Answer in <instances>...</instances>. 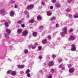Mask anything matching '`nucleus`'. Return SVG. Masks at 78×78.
Listing matches in <instances>:
<instances>
[{"mask_svg":"<svg viewBox=\"0 0 78 78\" xmlns=\"http://www.w3.org/2000/svg\"><path fill=\"white\" fill-rule=\"evenodd\" d=\"M17 67L19 68V69H23V68H24V66L21 65H17Z\"/></svg>","mask_w":78,"mask_h":78,"instance_id":"423d86ee","label":"nucleus"},{"mask_svg":"<svg viewBox=\"0 0 78 78\" xmlns=\"http://www.w3.org/2000/svg\"><path fill=\"white\" fill-rule=\"evenodd\" d=\"M29 7H30V8H34V5H29Z\"/></svg>","mask_w":78,"mask_h":78,"instance_id":"6ab92c4d","label":"nucleus"},{"mask_svg":"<svg viewBox=\"0 0 78 78\" xmlns=\"http://www.w3.org/2000/svg\"><path fill=\"white\" fill-rule=\"evenodd\" d=\"M51 72L52 73H53L55 72V70L53 69H51Z\"/></svg>","mask_w":78,"mask_h":78,"instance_id":"a878e982","label":"nucleus"},{"mask_svg":"<svg viewBox=\"0 0 78 78\" xmlns=\"http://www.w3.org/2000/svg\"><path fill=\"white\" fill-rule=\"evenodd\" d=\"M58 61H59V62H61L62 61V60L61 59H58Z\"/></svg>","mask_w":78,"mask_h":78,"instance_id":"58836bf2","label":"nucleus"},{"mask_svg":"<svg viewBox=\"0 0 78 78\" xmlns=\"http://www.w3.org/2000/svg\"><path fill=\"white\" fill-rule=\"evenodd\" d=\"M61 69H62V70H64V69H65V67H62L61 68Z\"/></svg>","mask_w":78,"mask_h":78,"instance_id":"ea45409f","label":"nucleus"},{"mask_svg":"<svg viewBox=\"0 0 78 78\" xmlns=\"http://www.w3.org/2000/svg\"><path fill=\"white\" fill-rule=\"evenodd\" d=\"M69 17H71V18H72V15H69Z\"/></svg>","mask_w":78,"mask_h":78,"instance_id":"4c0bfd02","label":"nucleus"},{"mask_svg":"<svg viewBox=\"0 0 78 78\" xmlns=\"http://www.w3.org/2000/svg\"><path fill=\"white\" fill-rule=\"evenodd\" d=\"M52 57L53 58H55V57H56V55H52Z\"/></svg>","mask_w":78,"mask_h":78,"instance_id":"c03bdc74","label":"nucleus"},{"mask_svg":"<svg viewBox=\"0 0 78 78\" xmlns=\"http://www.w3.org/2000/svg\"><path fill=\"white\" fill-rule=\"evenodd\" d=\"M30 72V70L29 69H27L26 71V73L27 74H28V73H29Z\"/></svg>","mask_w":78,"mask_h":78,"instance_id":"aec40b11","label":"nucleus"},{"mask_svg":"<svg viewBox=\"0 0 78 78\" xmlns=\"http://www.w3.org/2000/svg\"><path fill=\"white\" fill-rule=\"evenodd\" d=\"M38 50H41V47L40 46H39L38 47Z\"/></svg>","mask_w":78,"mask_h":78,"instance_id":"72a5a7b5","label":"nucleus"},{"mask_svg":"<svg viewBox=\"0 0 78 78\" xmlns=\"http://www.w3.org/2000/svg\"><path fill=\"white\" fill-rule=\"evenodd\" d=\"M55 19V18L53 17L51 18V20H53Z\"/></svg>","mask_w":78,"mask_h":78,"instance_id":"473e14b6","label":"nucleus"},{"mask_svg":"<svg viewBox=\"0 0 78 78\" xmlns=\"http://www.w3.org/2000/svg\"><path fill=\"white\" fill-rule=\"evenodd\" d=\"M18 23H19V24H21L22 23V22L20 21H18L17 22Z\"/></svg>","mask_w":78,"mask_h":78,"instance_id":"393cba45","label":"nucleus"},{"mask_svg":"<svg viewBox=\"0 0 78 78\" xmlns=\"http://www.w3.org/2000/svg\"><path fill=\"white\" fill-rule=\"evenodd\" d=\"M11 3H15V1H11L10 2Z\"/></svg>","mask_w":78,"mask_h":78,"instance_id":"2f4dec72","label":"nucleus"},{"mask_svg":"<svg viewBox=\"0 0 78 78\" xmlns=\"http://www.w3.org/2000/svg\"><path fill=\"white\" fill-rule=\"evenodd\" d=\"M56 27H58V24H56Z\"/></svg>","mask_w":78,"mask_h":78,"instance_id":"8fccbe9b","label":"nucleus"},{"mask_svg":"<svg viewBox=\"0 0 78 78\" xmlns=\"http://www.w3.org/2000/svg\"><path fill=\"white\" fill-rule=\"evenodd\" d=\"M23 73H24V72L23 71H21L20 72V74H23Z\"/></svg>","mask_w":78,"mask_h":78,"instance_id":"f704fd0d","label":"nucleus"},{"mask_svg":"<svg viewBox=\"0 0 78 78\" xmlns=\"http://www.w3.org/2000/svg\"><path fill=\"white\" fill-rule=\"evenodd\" d=\"M42 5H44V3H42Z\"/></svg>","mask_w":78,"mask_h":78,"instance_id":"603ef678","label":"nucleus"},{"mask_svg":"<svg viewBox=\"0 0 78 78\" xmlns=\"http://www.w3.org/2000/svg\"><path fill=\"white\" fill-rule=\"evenodd\" d=\"M59 68H61V67H62V65L61 64L59 66Z\"/></svg>","mask_w":78,"mask_h":78,"instance_id":"de8ad7c7","label":"nucleus"},{"mask_svg":"<svg viewBox=\"0 0 78 78\" xmlns=\"http://www.w3.org/2000/svg\"><path fill=\"white\" fill-rule=\"evenodd\" d=\"M5 27H8L9 25H8V22L5 23Z\"/></svg>","mask_w":78,"mask_h":78,"instance_id":"a211bd4d","label":"nucleus"},{"mask_svg":"<svg viewBox=\"0 0 78 78\" xmlns=\"http://www.w3.org/2000/svg\"><path fill=\"white\" fill-rule=\"evenodd\" d=\"M63 32H62V34H61V36H62V35H64L65 34L67 33V28L66 27H64L63 29Z\"/></svg>","mask_w":78,"mask_h":78,"instance_id":"f03ea898","label":"nucleus"},{"mask_svg":"<svg viewBox=\"0 0 78 78\" xmlns=\"http://www.w3.org/2000/svg\"><path fill=\"white\" fill-rule=\"evenodd\" d=\"M47 15L48 16H51V12H48L47 13Z\"/></svg>","mask_w":78,"mask_h":78,"instance_id":"412c9836","label":"nucleus"},{"mask_svg":"<svg viewBox=\"0 0 78 78\" xmlns=\"http://www.w3.org/2000/svg\"><path fill=\"white\" fill-rule=\"evenodd\" d=\"M37 19L41 20V19H42V17L40 15H38L37 17Z\"/></svg>","mask_w":78,"mask_h":78,"instance_id":"4468645a","label":"nucleus"},{"mask_svg":"<svg viewBox=\"0 0 78 78\" xmlns=\"http://www.w3.org/2000/svg\"><path fill=\"white\" fill-rule=\"evenodd\" d=\"M22 32V29H19L17 30V33L18 34Z\"/></svg>","mask_w":78,"mask_h":78,"instance_id":"2eb2a0df","label":"nucleus"},{"mask_svg":"<svg viewBox=\"0 0 78 78\" xmlns=\"http://www.w3.org/2000/svg\"><path fill=\"white\" fill-rule=\"evenodd\" d=\"M73 31V30L72 29H70V30H69V33H71L72 31Z\"/></svg>","mask_w":78,"mask_h":78,"instance_id":"bb28decb","label":"nucleus"},{"mask_svg":"<svg viewBox=\"0 0 78 78\" xmlns=\"http://www.w3.org/2000/svg\"><path fill=\"white\" fill-rule=\"evenodd\" d=\"M14 14H15V13H14V12L11 11L10 13V16H11V17H12V16L14 15Z\"/></svg>","mask_w":78,"mask_h":78,"instance_id":"1a4fd4ad","label":"nucleus"},{"mask_svg":"<svg viewBox=\"0 0 78 78\" xmlns=\"http://www.w3.org/2000/svg\"><path fill=\"white\" fill-rule=\"evenodd\" d=\"M50 8V9H53V6H51Z\"/></svg>","mask_w":78,"mask_h":78,"instance_id":"49530a36","label":"nucleus"},{"mask_svg":"<svg viewBox=\"0 0 78 78\" xmlns=\"http://www.w3.org/2000/svg\"><path fill=\"white\" fill-rule=\"evenodd\" d=\"M72 47L73 48H71V50H72L73 51H74L75 50H76V47H75V45H74V44H72Z\"/></svg>","mask_w":78,"mask_h":78,"instance_id":"20e7f679","label":"nucleus"},{"mask_svg":"<svg viewBox=\"0 0 78 78\" xmlns=\"http://www.w3.org/2000/svg\"><path fill=\"white\" fill-rule=\"evenodd\" d=\"M21 27H22V28H24L25 27V24H22L21 25Z\"/></svg>","mask_w":78,"mask_h":78,"instance_id":"cd10ccee","label":"nucleus"},{"mask_svg":"<svg viewBox=\"0 0 78 78\" xmlns=\"http://www.w3.org/2000/svg\"><path fill=\"white\" fill-rule=\"evenodd\" d=\"M0 13H1V14H3L5 13V10H4V9H2L1 10L0 12Z\"/></svg>","mask_w":78,"mask_h":78,"instance_id":"f8f14e48","label":"nucleus"},{"mask_svg":"<svg viewBox=\"0 0 78 78\" xmlns=\"http://www.w3.org/2000/svg\"><path fill=\"white\" fill-rule=\"evenodd\" d=\"M69 40H71V41H74V40H75V37H73V36L71 35L70 37Z\"/></svg>","mask_w":78,"mask_h":78,"instance_id":"6e6552de","label":"nucleus"},{"mask_svg":"<svg viewBox=\"0 0 78 78\" xmlns=\"http://www.w3.org/2000/svg\"><path fill=\"white\" fill-rule=\"evenodd\" d=\"M39 59H42V57H41V56H39Z\"/></svg>","mask_w":78,"mask_h":78,"instance_id":"3c124183","label":"nucleus"},{"mask_svg":"<svg viewBox=\"0 0 78 78\" xmlns=\"http://www.w3.org/2000/svg\"><path fill=\"white\" fill-rule=\"evenodd\" d=\"M30 9V7L29 6V5L27 7V9Z\"/></svg>","mask_w":78,"mask_h":78,"instance_id":"c9c22d12","label":"nucleus"},{"mask_svg":"<svg viewBox=\"0 0 78 78\" xmlns=\"http://www.w3.org/2000/svg\"><path fill=\"white\" fill-rule=\"evenodd\" d=\"M12 72V71L11 70H9L7 71L8 74H10V73H11Z\"/></svg>","mask_w":78,"mask_h":78,"instance_id":"dca6fc26","label":"nucleus"},{"mask_svg":"<svg viewBox=\"0 0 78 78\" xmlns=\"http://www.w3.org/2000/svg\"><path fill=\"white\" fill-rule=\"evenodd\" d=\"M51 1L52 3H56V0H52Z\"/></svg>","mask_w":78,"mask_h":78,"instance_id":"c756f323","label":"nucleus"},{"mask_svg":"<svg viewBox=\"0 0 78 78\" xmlns=\"http://www.w3.org/2000/svg\"><path fill=\"white\" fill-rule=\"evenodd\" d=\"M53 66H54V62L53 61H51L49 62L48 64V66L49 67H51Z\"/></svg>","mask_w":78,"mask_h":78,"instance_id":"39448f33","label":"nucleus"},{"mask_svg":"<svg viewBox=\"0 0 78 78\" xmlns=\"http://www.w3.org/2000/svg\"><path fill=\"white\" fill-rule=\"evenodd\" d=\"M46 42V41H42V44H45V43Z\"/></svg>","mask_w":78,"mask_h":78,"instance_id":"c85d7f7f","label":"nucleus"},{"mask_svg":"<svg viewBox=\"0 0 78 78\" xmlns=\"http://www.w3.org/2000/svg\"><path fill=\"white\" fill-rule=\"evenodd\" d=\"M5 31L7 33L5 35V37L7 39H9V34L11 33V30L9 29H6Z\"/></svg>","mask_w":78,"mask_h":78,"instance_id":"f257e3e1","label":"nucleus"},{"mask_svg":"<svg viewBox=\"0 0 78 78\" xmlns=\"http://www.w3.org/2000/svg\"><path fill=\"white\" fill-rule=\"evenodd\" d=\"M37 33L36 32H34L33 33V35L34 36V37H36V36H37Z\"/></svg>","mask_w":78,"mask_h":78,"instance_id":"ddd939ff","label":"nucleus"},{"mask_svg":"<svg viewBox=\"0 0 78 78\" xmlns=\"http://www.w3.org/2000/svg\"><path fill=\"white\" fill-rule=\"evenodd\" d=\"M37 43H35L34 45L35 46L34 47H32V49H34V48H36V46H37Z\"/></svg>","mask_w":78,"mask_h":78,"instance_id":"9d476101","label":"nucleus"},{"mask_svg":"<svg viewBox=\"0 0 78 78\" xmlns=\"http://www.w3.org/2000/svg\"><path fill=\"white\" fill-rule=\"evenodd\" d=\"M28 33V31L27 30H26L23 32L22 35L23 36H25L27 35Z\"/></svg>","mask_w":78,"mask_h":78,"instance_id":"7ed1b4c3","label":"nucleus"},{"mask_svg":"<svg viewBox=\"0 0 78 78\" xmlns=\"http://www.w3.org/2000/svg\"><path fill=\"white\" fill-rule=\"evenodd\" d=\"M27 76L28 77H30V74L28 73L27 74Z\"/></svg>","mask_w":78,"mask_h":78,"instance_id":"7c9ffc66","label":"nucleus"},{"mask_svg":"<svg viewBox=\"0 0 78 78\" xmlns=\"http://www.w3.org/2000/svg\"><path fill=\"white\" fill-rule=\"evenodd\" d=\"M48 39H50V38H51V36H48Z\"/></svg>","mask_w":78,"mask_h":78,"instance_id":"37998d69","label":"nucleus"},{"mask_svg":"<svg viewBox=\"0 0 78 78\" xmlns=\"http://www.w3.org/2000/svg\"><path fill=\"white\" fill-rule=\"evenodd\" d=\"M29 23H33L34 22V20L32 19L29 21Z\"/></svg>","mask_w":78,"mask_h":78,"instance_id":"f3484780","label":"nucleus"},{"mask_svg":"<svg viewBox=\"0 0 78 78\" xmlns=\"http://www.w3.org/2000/svg\"><path fill=\"white\" fill-rule=\"evenodd\" d=\"M28 51L27 49H26V50L25 51V54H27L28 53Z\"/></svg>","mask_w":78,"mask_h":78,"instance_id":"b1692460","label":"nucleus"},{"mask_svg":"<svg viewBox=\"0 0 78 78\" xmlns=\"http://www.w3.org/2000/svg\"><path fill=\"white\" fill-rule=\"evenodd\" d=\"M41 28H44V27L43 26H41L40 27Z\"/></svg>","mask_w":78,"mask_h":78,"instance_id":"09e8293b","label":"nucleus"},{"mask_svg":"<svg viewBox=\"0 0 78 78\" xmlns=\"http://www.w3.org/2000/svg\"><path fill=\"white\" fill-rule=\"evenodd\" d=\"M14 7L15 8H17V5H15Z\"/></svg>","mask_w":78,"mask_h":78,"instance_id":"e433bc0d","label":"nucleus"},{"mask_svg":"<svg viewBox=\"0 0 78 78\" xmlns=\"http://www.w3.org/2000/svg\"><path fill=\"white\" fill-rule=\"evenodd\" d=\"M68 2H70L72 1V0H68Z\"/></svg>","mask_w":78,"mask_h":78,"instance_id":"a18cd8bd","label":"nucleus"},{"mask_svg":"<svg viewBox=\"0 0 78 78\" xmlns=\"http://www.w3.org/2000/svg\"><path fill=\"white\" fill-rule=\"evenodd\" d=\"M11 74L12 75H16V71H12Z\"/></svg>","mask_w":78,"mask_h":78,"instance_id":"9b49d317","label":"nucleus"},{"mask_svg":"<svg viewBox=\"0 0 78 78\" xmlns=\"http://www.w3.org/2000/svg\"><path fill=\"white\" fill-rule=\"evenodd\" d=\"M74 69L71 68L69 69V71L70 73H73V72H74Z\"/></svg>","mask_w":78,"mask_h":78,"instance_id":"0eeeda50","label":"nucleus"},{"mask_svg":"<svg viewBox=\"0 0 78 78\" xmlns=\"http://www.w3.org/2000/svg\"><path fill=\"white\" fill-rule=\"evenodd\" d=\"M66 11H70V9H66Z\"/></svg>","mask_w":78,"mask_h":78,"instance_id":"79ce46f5","label":"nucleus"},{"mask_svg":"<svg viewBox=\"0 0 78 78\" xmlns=\"http://www.w3.org/2000/svg\"><path fill=\"white\" fill-rule=\"evenodd\" d=\"M56 7H57V8H58V7H60V5H59V4L58 3H57L56 4Z\"/></svg>","mask_w":78,"mask_h":78,"instance_id":"5701e85b","label":"nucleus"},{"mask_svg":"<svg viewBox=\"0 0 78 78\" xmlns=\"http://www.w3.org/2000/svg\"><path fill=\"white\" fill-rule=\"evenodd\" d=\"M48 78H51V75H49L48 77Z\"/></svg>","mask_w":78,"mask_h":78,"instance_id":"a19ab883","label":"nucleus"},{"mask_svg":"<svg viewBox=\"0 0 78 78\" xmlns=\"http://www.w3.org/2000/svg\"><path fill=\"white\" fill-rule=\"evenodd\" d=\"M74 17L75 19H76V18H78V14H76V15L74 16Z\"/></svg>","mask_w":78,"mask_h":78,"instance_id":"4be33fe9","label":"nucleus"}]
</instances>
